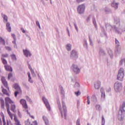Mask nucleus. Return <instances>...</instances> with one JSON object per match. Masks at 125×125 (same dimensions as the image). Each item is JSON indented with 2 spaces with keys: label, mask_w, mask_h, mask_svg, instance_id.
Returning <instances> with one entry per match:
<instances>
[{
  "label": "nucleus",
  "mask_w": 125,
  "mask_h": 125,
  "mask_svg": "<svg viewBox=\"0 0 125 125\" xmlns=\"http://www.w3.org/2000/svg\"><path fill=\"white\" fill-rule=\"evenodd\" d=\"M62 104L63 109L61 110V105L59 106V109L61 112L62 117H64V119H66V117H67V107L64 102H62Z\"/></svg>",
  "instance_id": "1"
},
{
  "label": "nucleus",
  "mask_w": 125,
  "mask_h": 125,
  "mask_svg": "<svg viewBox=\"0 0 125 125\" xmlns=\"http://www.w3.org/2000/svg\"><path fill=\"white\" fill-rule=\"evenodd\" d=\"M123 89V84L120 82H116L114 84V90L116 92H120Z\"/></svg>",
  "instance_id": "2"
},
{
  "label": "nucleus",
  "mask_w": 125,
  "mask_h": 125,
  "mask_svg": "<svg viewBox=\"0 0 125 125\" xmlns=\"http://www.w3.org/2000/svg\"><path fill=\"white\" fill-rule=\"evenodd\" d=\"M5 105L6 108H10V105H9V104H14V102L10 99V98L7 97L5 98Z\"/></svg>",
  "instance_id": "3"
},
{
  "label": "nucleus",
  "mask_w": 125,
  "mask_h": 125,
  "mask_svg": "<svg viewBox=\"0 0 125 125\" xmlns=\"http://www.w3.org/2000/svg\"><path fill=\"white\" fill-rule=\"evenodd\" d=\"M124 77L125 73L124 72V68H120L117 75V79L119 81H123V80H124Z\"/></svg>",
  "instance_id": "4"
},
{
  "label": "nucleus",
  "mask_w": 125,
  "mask_h": 125,
  "mask_svg": "<svg viewBox=\"0 0 125 125\" xmlns=\"http://www.w3.org/2000/svg\"><path fill=\"white\" fill-rule=\"evenodd\" d=\"M72 68L75 74H79V73L81 72V69H80V68H79L78 67V65L76 64H73L72 66Z\"/></svg>",
  "instance_id": "5"
},
{
  "label": "nucleus",
  "mask_w": 125,
  "mask_h": 125,
  "mask_svg": "<svg viewBox=\"0 0 125 125\" xmlns=\"http://www.w3.org/2000/svg\"><path fill=\"white\" fill-rule=\"evenodd\" d=\"M1 82L2 84H3L4 86L6 87L8 89V90L9 91V87H8V83L7 82L6 80H5V78L3 77H1Z\"/></svg>",
  "instance_id": "6"
},
{
  "label": "nucleus",
  "mask_w": 125,
  "mask_h": 125,
  "mask_svg": "<svg viewBox=\"0 0 125 125\" xmlns=\"http://www.w3.org/2000/svg\"><path fill=\"white\" fill-rule=\"evenodd\" d=\"M84 5L82 4V5H80L78 6V8L77 9L78 10V12L80 14H82L83 12H84Z\"/></svg>",
  "instance_id": "7"
},
{
  "label": "nucleus",
  "mask_w": 125,
  "mask_h": 125,
  "mask_svg": "<svg viewBox=\"0 0 125 125\" xmlns=\"http://www.w3.org/2000/svg\"><path fill=\"white\" fill-rule=\"evenodd\" d=\"M78 53H77V51H75V50H73L71 51L70 58L72 59H78Z\"/></svg>",
  "instance_id": "8"
},
{
  "label": "nucleus",
  "mask_w": 125,
  "mask_h": 125,
  "mask_svg": "<svg viewBox=\"0 0 125 125\" xmlns=\"http://www.w3.org/2000/svg\"><path fill=\"white\" fill-rule=\"evenodd\" d=\"M42 100L44 104H45L47 109H48L49 111H50V105H49V103H48V102L47 101V99H46L45 97H43Z\"/></svg>",
  "instance_id": "9"
},
{
  "label": "nucleus",
  "mask_w": 125,
  "mask_h": 125,
  "mask_svg": "<svg viewBox=\"0 0 125 125\" xmlns=\"http://www.w3.org/2000/svg\"><path fill=\"white\" fill-rule=\"evenodd\" d=\"M20 103L22 104L23 107L24 109H28V105H27V102H26V100L21 99L20 100Z\"/></svg>",
  "instance_id": "10"
},
{
  "label": "nucleus",
  "mask_w": 125,
  "mask_h": 125,
  "mask_svg": "<svg viewBox=\"0 0 125 125\" xmlns=\"http://www.w3.org/2000/svg\"><path fill=\"white\" fill-rule=\"evenodd\" d=\"M23 54L26 56V57H29L32 55L30 51L28 50V49H26L25 50H23Z\"/></svg>",
  "instance_id": "11"
},
{
  "label": "nucleus",
  "mask_w": 125,
  "mask_h": 125,
  "mask_svg": "<svg viewBox=\"0 0 125 125\" xmlns=\"http://www.w3.org/2000/svg\"><path fill=\"white\" fill-rule=\"evenodd\" d=\"M0 104L1 105V109H3V110H4L5 109L4 100L2 98H0Z\"/></svg>",
  "instance_id": "12"
},
{
  "label": "nucleus",
  "mask_w": 125,
  "mask_h": 125,
  "mask_svg": "<svg viewBox=\"0 0 125 125\" xmlns=\"http://www.w3.org/2000/svg\"><path fill=\"white\" fill-rule=\"evenodd\" d=\"M4 67L6 71H8V72H12L13 70L12 67H11V66L7 64L5 65Z\"/></svg>",
  "instance_id": "13"
},
{
  "label": "nucleus",
  "mask_w": 125,
  "mask_h": 125,
  "mask_svg": "<svg viewBox=\"0 0 125 125\" xmlns=\"http://www.w3.org/2000/svg\"><path fill=\"white\" fill-rule=\"evenodd\" d=\"M14 87L16 90L19 91H22L21 90V88L20 87V86L18 85V84H15L14 85Z\"/></svg>",
  "instance_id": "14"
},
{
  "label": "nucleus",
  "mask_w": 125,
  "mask_h": 125,
  "mask_svg": "<svg viewBox=\"0 0 125 125\" xmlns=\"http://www.w3.org/2000/svg\"><path fill=\"white\" fill-rule=\"evenodd\" d=\"M100 85H101V82H100L95 83V88L96 89H99V87H100Z\"/></svg>",
  "instance_id": "15"
},
{
  "label": "nucleus",
  "mask_w": 125,
  "mask_h": 125,
  "mask_svg": "<svg viewBox=\"0 0 125 125\" xmlns=\"http://www.w3.org/2000/svg\"><path fill=\"white\" fill-rule=\"evenodd\" d=\"M1 88H2V92L3 93V94H6V95L9 96V93L7 92V90L4 89L3 86H1Z\"/></svg>",
  "instance_id": "16"
},
{
  "label": "nucleus",
  "mask_w": 125,
  "mask_h": 125,
  "mask_svg": "<svg viewBox=\"0 0 125 125\" xmlns=\"http://www.w3.org/2000/svg\"><path fill=\"white\" fill-rule=\"evenodd\" d=\"M6 28L8 32H11V27H10V23L7 22L6 24Z\"/></svg>",
  "instance_id": "17"
},
{
  "label": "nucleus",
  "mask_w": 125,
  "mask_h": 125,
  "mask_svg": "<svg viewBox=\"0 0 125 125\" xmlns=\"http://www.w3.org/2000/svg\"><path fill=\"white\" fill-rule=\"evenodd\" d=\"M0 43L3 45H5V41H4L2 37H0Z\"/></svg>",
  "instance_id": "18"
},
{
  "label": "nucleus",
  "mask_w": 125,
  "mask_h": 125,
  "mask_svg": "<svg viewBox=\"0 0 125 125\" xmlns=\"http://www.w3.org/2000/svg\"><path fill=\"white\" fill-rule=\"evenodd\" d=\"M43 119L44 120L46 125H49V122H48L47 118H46V117L43 116Z\"/></svg>",
  "instance_id": "19"
},
{
  "label": "nucleus",
  "mask_w": 125,
  "mask_h": 125,
  "mask_svg": "<svg viewBox=\"0 0 125 125\" xmlns=\"http://www.w3.org/2000/svg\"><path fill=\"white\" fill-rule=\"evenodd\" d=\"M2 17L4 19V22H7L8 21V18L7 17L6 15L2 14Z\"/></svg>",
  "instance_id": "20"
},
{
  "label": "nucleus",
  "mask_w": 125,
  "mask_h": 125,
  "mask_svg": "<svg viewBox=\"0 0 125 125\" xmlns=\"http://www.w3.org/2000/svg\"><path fill=\"white\" fill-rule=\"evenodd\" d=\"M118 3H115V2H113L111 4V6H112V7H114L115 9H117V8H118Z\"/></svg>",
  "instance_id": "21"
},
{
  "label": "nucleus",
  "mask_w": 125,
  "mask_h": 125,
  "mask_svg": "<svg viewBox=\"0 0 125 125\" xmlns=\"http://www.w3.org/2000/svg\"><path fill=\"white\" fill-rule=\"evenodd\" d=\"M71 47H72V45H71V44H67L66 46V48L68 51H70L71 50Z\"/></svg>",
  "instance_id": "22"
},
{
  "label": "nucleus",
  "mask_w": 125,
  "mask_h": 125,
  "mask_svg": "<svg viewBox=\"0 0 125 125\" xmlns=\"http://www.w3.org/2000/svg\"><path fill=\"white\" fill-rule=\"evenodd\" d=\"M8 57V54H3L1 55V59H4Z\"/></svg>",
  "instance_id": "23"
},
{
  "label": "nucleus",
  "mask_w": 125,
  "mask_h": 125,
  "mask_svg": "<svg viewBox=\"0 0 125 125\" xmlns=\"http://www.w3.org/2000/svg\"><path fill=\"white\" fill-rule=\"evenodd\" d=\"M16 109V105H15V104H11V110L13 111V112H14V111H15Z\"/></svg>",
  "instance_id": "24"
},
{
  "label": "nucleus",
  "mask_w": 125,
  "mask_h": 125,
  "mask_svg": "<svg viewBox=\"0 0 125 125\" xmlns=\"http://www.w3.org/2000/svg\"><path fill=\"white\" fill-rule=\"evenodd\" d=\"M1 60L3 64L4 65V66H5L6 65H7V61H6L5 59H1Z\"/></svg>",
  "instance_id": "25"
},
{
  "label": "nucleus",
  "mask_w": 125,
  "mask_h": 125,
  "mask_svg": "<svg viewBox=\"0 0 125 125\" xmlns=\"http://www.w3.org/2000/svg\"><path fill=\"white\" fill-rule=\"evenodd\" d=\"M20 93H22V91H16L15 92V97H17V95H18V94H20Z\"/></svg>",
  "instance_id": "26"
},
{
  "label": "nucleus",
  "mask_w": 125,
  "mask_h": 125,
  "mask_svg": "<svg viewBox=\"0 0 125 125\" xmlns=\"http://www.w3.org/2000/svg\"><path fill=\"white\" fill-rule=\"evenodd\" d=\"M27 75L29 78V79H28L29 82H30V83H33V82L32 81V78H31V74H30V72H28Z\"/></svg>",
  "instance_id": "27"
},
{
  "label": "nucleus",
  "mask_w": 125,
  "mask_h": 125,
  "mask_svg": "<svg viewBox=\"0 0 125 125\" xmlns=\"http://www.w3.org/2000/svg\"><path fill=\"white\" fill-rule=\"evenodd\" d=\"M105 125V119H104V116L102 117V125Z\"/></svg>",
  "instance_id": "28"
},
{
  "label": "nucleus",
  "mask_w": 125,
  "mask_h": 125,
  "mask_svg": "<svg viewBox=\"0 0 125 125\" xmlns=\"http://www.w3.org/2000/svg\"><path fill=\"white\" fill-rule=\"evenodd\" d=\"M25 125H31V122H30V120L28 119L25 122Z\"/></svg>",
  "instance_id": "29"
},
{
  "label": "nucleus",
  "mask_w": 125,
  "mask_h": 125,
  "mask_svg": "<svg viewBox=\"0 0 125 125\" xmlns=\"http://www.w3.org/2000/svg\"><path fill=\"white\" fill-rule=\"evenodd\" d=\"M122 110L123 112H125V103H123L122 104Z\"/></svg>",
  "instance_id": "30"
},
{
  "label": "nucleus",
  "mask_w": 125,
  "mask_h": 125,
  "mask_svg": "<svg viewBox=\"0 0 125 125\" xmlns=\"http://www.w3.org/2000/svg\"><path fill=\"white\" fill-rule=\"evenodd\" d=\"M105 92H102V99H105Z\"/></svg>",
  "instance_id": "31"
},
{
  "label": "nucleus",
  "mask_w": 125,
  "mask_h": 125,
  "mask_svg": "<svg viewBox=\"0 0 125 125\" xmlns=\"http://www.w3.org/2000/svg\"><path fill=\"white\" fill-rule=\"evenodd\" d=\"M5 48L6 50H8V51H11V48L10 47L6 46L5 47Z\"/></svg>",
  "instance_id": "32"
},
{
  "label": "nucleus",
  "mask_w": 125,
  "mask_h": 125,
  "mask_svg": "<svg viewBox=\"0 0 125 125\" xmlns=\"http://www.w3.org/2000/svg\"><path fill=\"white\" fill-rule=\"evenodd\" d=\"M75 94L77 96H79V95H81V92H80L79 91L77 92H75Z\"/></svg>",
  "instance_id": "33"
},
{
  "label": "nucleus",
  "mask_w": 125,
  "mask_h": 125,
  "mask_svg": "<svg viewBox=\"0 0 125 125\" xmlns=\"http://www.w3.org/2000/svg\"><path fill=\"white\" fill-rule=\"evenodd\" d=\"M115 43L117 44V46H119L120 45V42L117 40V39H115Z\"/></svg>",
  "instance_id": "34"
},
{
  "label": "nucleus",
  "mask_w": 125,
  "mask_h": 125,
  "mask_svg": "<svg viewBox=\"0 0 125 125\" xmlns=\"http://www.w3.org/2000/svg\"><path fill=\"white\" fill-rule=\"evenodd\" d=\"M11 58H12V59H13V60H16V56H15V55L14 54L12 55Z\"/></svg>",
  "instance_id": "35"
},
{
  "label": "nucleus",
  "mask_w": 125,
  "mask_h": 125,
  "mask_svg": "<svg viewBox=\"0 0 125 125\" xmlns=\"http://www.w3.org/2000/svg\"><path fill=\"white\" fill-rule=\"evenodd\" d=\"M87 104H88V105H89V104H90V101H89V96L87 97Z\"/></svg>",
  "instance_id": "36"
},
{
  "label": "nucleus",
  "mask_w": 125,
  "mask_h": 125,
  "mask_svg": "<svg viewBox=\"0 0 125 125\" xmlns=\"http://www.w3.org/2000/svg\"><path fill=\"white\" fill-rule=\"evenodd\" d=\"M11 78H12V73H10L9 74H8V80H9L11 79Z\"/></svg>",
  "instance_id": "37"
},
{
  "label": "nucleus",
  "mask_w": 125,
  "mask_h": 125,
  "mask_svg": "<svg viewBox=\"0 0 125 125\" xmlns=\"http://www.w3.org/2000/svg\"><path fill=\"white\" fill-rule=\"evenodd\" d=\"M12 37L14 39V41H16V36H15V34H12Z\"/></svg>",
  "instance_id": "38"
},
{
  "label": "nucleus",
  "mask_w": 125,
  "mask_h": 125,
  "mask_svg": "<svg viewBox=\"0 0 125 125\" xmlns=\"http://www.w3.org/2000/svg\"><path fill=\"white\" fill-rule=\"evenodd\" d=\"M76 125H81V123H80V119H77Z\"/></svg>",
  "instance_id": "39"
},
{
  "label": "nucleus",
  "mask_w": 125,
  "mask_h": 125,
  "mask_svg": "<svg viewBox=\"0 0 125 125\" xmlns=\"http://www.w3.org/2000/svg\"><path fill=\"white\" fill-rule=\"evenodd\" d=\"M36 25L39 27V29H41V25H40V22L39 21H36Z\"/></svg>",
  "instance_id": "40"
},
{
  "label": "nucleus",
  "mask_w": 125,
  "mask_h": 125,
  "mask_svg": "<svg viewBox=\"0 0 125 125\" xmlns=\"http://www.w3.org/2000/svg\"><path fill=\"white\" fill-rule=\"evenodd\" d=\"M2 122H3V125H6V123L5 122V120L4 119V118L2 119Z\"/></svg>",
  "instance_id": "41"
},
{
  "label": "nucleus",
  "mask_w": 125,
  "mask_h": 125,
  "mask_svg": "<svg viewBox=\"0 0 125 125\" xmlns=\"http://www.w3.org/2000/svg\"><path fill=\"white\" fill-rule=\"evenodd\" d=\"M27 112L28 114H29V116L31 117V118H32V119H35L34 116H31V114H30V113L28 112V110H27Z\"/></svg>",
  "instance_id": "42"
},
{
  "label": "nucleus",
  "mask_w": 125,
  "mask_h": 125,
  "mask_svg": "<svg viewBox=\"0 0 125 125\" xmlns=\"http://www.w3.org/2000/svg\"><path fill=\"white\" fill-rule=\"evenodd\" d=\"M96 108L98 109L99 110L100 109V105H96Z\"/></svg>",
  "instance_id": "43"
},
{
  "label": "nucleus",
  "mask_w": 125,
  "mask_h": 125,
  "mask_svg": "<svg viewBox=\"0 0 125 125\" xmlns=\"http://www.w3.org/2000/svg\"><path fill=\"white\" fill-rule=\"evenodd\" d=\"M33 124L34 125H38V123L37 122V121L33 122Z\"/></svg>",
  "instance_id": "44"
},
{
  "label": "nucleus",
  "mask_w": 125,
  "mask_h": 125,
  "mask_svg": "<svg viewBox=\"0 0 125 125\" xmlns=\"http://www.w3.org/2000/svg\"><path fill=\"white\" fill-rule=\"evenodd\" d=\"M21 32H22L23 33H26V31H25L24 28H21Z\"/></svg>",
  "instance_id": "45"
},
{
  "label": "nucleus",
  "mask_w": 125,
  "mask_h": 125,
  "mask_svg": "<svg viewBox=\"0 0 125 125\" xmlns=\"http://www.w3.org/2000/svg\"><path fill=\"white\" fill-rule=\"evenodd\" d=\"M30 71L32 74H35V72L34 71V70L32 69V68H30Z\"/></svg>",
  "instance_id": "46"
},
{
  "label": "nucleus",
  "mask_w": 125,
  "mask_h": 125,
  "mask_svg": "<svg viewBox=\"0 0 125 125\" xmlns=\"http://www.w3.org/2000/svg\"><path fill=\"white\" fill-rule=\"evenodd\" d=\"M18 115L19 117H21V113H20V111H18Z\"/></svg>",
  "instance_id": "47"
},
{
  "label": "nucleus",
  "mask_w": 125,
  "mask_h": 125,
  "mask_svg": "<svg viewBox=\"0 0 125 125\" xmlns=\"http://www.w3.org/2000/svg\"><path fill=\"white\" fill-rule=\"evenodd\" d=\"M84 0H77L78 2H82V1H83Z\"/></svg>",
  "instance_id": "48"
},
{
  "label": "nucleus",
  "mask_w": 125,
  "mask_h": 125,
  "mask_svg": "<svg viewBox=\"0 0 125 125\" xmlns=\"http://www.w3.org/2000/svg\"><path fill=\"white\" fill-rule=\"evenodd\" d=\"M110 52V53H109V55H112V54H113V53L112 52V51L110 50V51H108V53Z\"/></svg>",
  "instance_id": "49"
},
{
  "label": "nucleus",
  "mask_w": 125,
  "mask_h": 125,
  "mask_svg": "<svg viewBox=\"0 0 125 125\" xmlns=\"http://www.w3.org/2000/svg\"><path fill=\"white\" fill-rule=\"evenodd\" d=\"M10 124H11L10 122L7 121V125H9Z\"/></svg>",
  "instance_id": "50"
},
{
  "label": "nucleus",
  "mask_w": 125,
  "mask_h": 125,
  "mask_svg": "<svg viewBox=\"0 0 125 125\" xmlns=\"http://www.w3.org/2000/svg\"><path fill=\"white\" fill-rule=\"evenodd\" d=\"M16 40H14V42H13V43H14L15 44V43H16Z\"/></svg>",
  "instance_id": "51"
},
{
  "label": "nucleus",
  "mask_w": 125,
  "mask_h": 125,
  "mask_svg": "<svg viewBox=\"0 0 125 125\" xmlns=\"http://www.w3.org/2000/svg\"><path fill=\"white\" fill-rule=\"evenodd\" d=\"M31 68H32V67H31V65H29V68L30 69V70H31Z\"/></svg>",
  "instance_id": "52"
},
{
  "label": "nucleus",
  "mask_w": 125,
  "mask_h": 125,
  "mask_svg": "<svg viewBox=\"0 0 125 125\" xmlns=\"http://www.w3.org/2000/svg\"><path fill=\"white\" fill-rule=\"evenodd\" d=\"M76 84L77 85H80V84H79V83H76Z\"/></svg>",
  "instance_id": "53"
},
{
  "label": "nucleus",
  "mask_w": 125,
  "mask_h": 125,
  "mask_svg": "<svg viewBox=\"0 0 125 125\" xmlns=\"http://www.w3.org/2000/svg\"><path fill=\"white\" fill-rule=\"evenodd\" d=\"M89 18H90L89 17H88L87 21H88V20L89 19Z\"/></svg>",
  "instance_id": "54"
},
{
  "label": "nucleus",
  "mask_w": 125,
  "mask_h": 125,
  "mask_svg": "<svg viewBox=\"0 0 125 125\" xmlns=\"http://www.w3.org/2000/svg\"><path fill=\"white\" fill-rule=\"evenodd\" d=\"M93 23H94V24H95L96 22L95 21H93Z\"/></svg>",
  "instance_id": "55"
},
{
  "label": "nucleus",
  "mask_w": 125,
  "mask_h": 125,
  "mask_svg": "<svg viewBox=\"0 0 125 125\" xmlns=\"http://www.w3.org/2000/svg\"><path fill=\"white\" fill-rule=\"evenodd\" d=\"M0 72H1V70H0Z\"/></svg>",
  "instance_id": "56"
},
{
  "label": "nucleus",
  "mask_w": 125,
  "mask_h": 125,
  "mask_svg": "<svg viewBox=\"0 0 125 125\" xmlns=\"http://www.w3.org/2000/svg\"><path fill=\"white\" fill-rule=\"evenodd\" d=\"M31 125H33L31 124Z\"/></svg>",
  "instance_id": "57"
}]
</instances>
